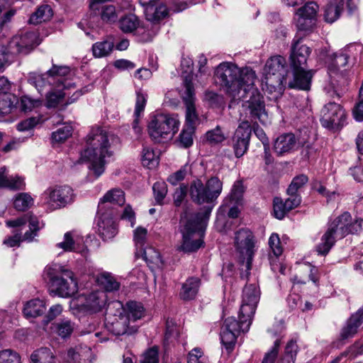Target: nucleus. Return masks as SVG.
I'll return each mask as SVG.
<instances>
[{
	"label": "nucleus",
	"mask_w": 363,
	"mask_h": 363,
	"mask_svg": "<svg viewBox=\"0 0 363 363\" xmlns=\"http://www.w3.org/2000/svg\"><path fill=\"white\" fill-rule=\"evenodd\" d=\"M18 102L17 97L11 93H0V116L9 113Z\"/></svg>",
	"instance_id": "42"
},
{
	"label": "nucleus",
	"mask_w": 363,
	"mask_h": 363,
	"mask_svg": "<svg viewBox=\"0 0 363 363\" xmlns=\"http://www.w3.org/2000/svg\"><path fill=\"white\" fill-rule=\"evenodd\" d=\"M286 61L281 56L277 55L269 58L263 69L262 85L271 93L280 94L286 83Z\"/></svg>",
	"instance_id": "6"
},
{
	"label": "nucleus",
	"mask_w": 363,
	"mask_h": 363,
	"mask_svg": "<svg viewBox=\"0 0 363 363\" xmlns=\"http://www.w3.org/2000/svg\"><path fill=\"white\" fill-rule=\"evenodd\" d=\"M179 124L177 114L158 113L152 117L147 126L148 133L155 143H162L177 133Z\"/></svg>",
	"instance_id": "8"
},
{
	"label": "nucleus",
	"mask_w": 363,
	"mask_h": 363,
	"mask_svg": "<svg viewBox=\"0 0 363 363\" xmlns=\"http://www.w3.org/2000/svg\"><path fill=\"white\" fill-rule=\"evenodd\" d=\"M44 278L52 287V292L60 297L68 298L78 290V283L74 273L58 264L48 265L43 272Z\"/></svg>",
	"instance_id": "3"
},
{
	"label": "nucleus",
	"mask_w": 363,
	"mask_h": 363,
	"mask_svg": "<svg viewBox=\"0 0 363 363\" xmlns=\"http://www.w3.org/2000/svg\"><path fill=\"white\" fill-rule=\"evenodd\" d=\"M260 298V290L255 284H247L242 291L240 313L247 317L254 315Z\"/></svg>",
	"instance_id": "19"
},
{
	"label": "nucleus",
	"mask_w": 363,
	"mask_h": 363,
	"mask_svg": "<svg viewBox=\"0 0 363 363\" xmlns=\"http://www.w3.org/2000/svg\"><path fill=\"white\" fill-rule=\"evenodd\" d=\"M194 132L195 128L184 125L176 140L177 146L182 148L190 147L194 143Z\"/></svg>",
	"instance_id": "43"
},
{
	"label": "nucleus",
	"mask_w": 363,
	"mask_h": 363,
	"mask_svg": "<svg viewBox=\"0 0 363 363\" xmlns=\"http://www.w3.org/2000/svg\"><path fill=\"white\" fill-rule=\"evenodd\" d=\"M54 89L48 90L45 93V104L48 108H55L64 101L65 96L67 93L64 89L69 88L56 87V84L53 86Z\"/></svg>",
	"instance_id": "33"
},
{
	"label": "nucleus",
	"mask_w": 363,
	"mask_h": 363,
	"mask_svg": "<svg viewBox=\"0 0 363 363\" xmlns=\"http://www.w3.org/2000/svg\"><path fill=\"white\" fill-rule=\"evenodd\" d=\"M6 168H0V187H8L12 189H21L24 186L23 180L21 177L8 178L6 175Z\"/></svg>",
	"instance_id": "39"
},
{
	"label": "nucleus",
	"mask_w": 363,
	"mask_h": 363,
	"mask_svg": "<svg viewBox=\"0 0 363 363\" xmlns=\"http://www.w3.org/2000/svg\"><path fill=\"white\" fill-rule=\"evenodd\" d=\"M206 140L211 145H217L220 143L226 138L225 133L219 125H217L215 128L208 130L206 133Z\"/></svg>",
	"instance_id": "51"
},
{
	"label": "nucleus",
	"mask_w": 363,
	"mask_h": 363,
	"mask_svg": "<svg viewBox=\"0 0 363 363\" xmlns=\"http://www.w3.org/2000/svg\"><path fill=\"white\" fill-rule=\"evenodd\" d=\"M33 204V199L26 193L19 194L15 199L13 205L18 211H26Z\"/></svg>",
	"instance_id": "54"
},
{
	"label": "nucleus",
	"mask_w": 363,
	"mask_h": 363,
	"mask_svg": "<svg viewBox=\"0 0 363 363\" xmlns=\"http://www.w3.org/2000/svg\"><path fill=\"white\" fill-rule=\"evenodd\" d=\"M30 363H55V356L48 347L34 350L30 356Z\"/></svg>",
	"instance_id": "37"
},
{
	"label": "nucleus",
	"mask_w": 363,
	"mask_h": 363,
	"mask_svg": "<svg viewBox=\"0 0 363 363\" xmlns=\"http://www.w3.org/2000/svg\"><path fill=\"white\" fill-rule=\"evenodd\" d=\"M212 207L207 208L203 213H194L188 217L185 211L182 216V219L186 218V221L182 230L183 242L178 247L179 250L184 252H192L198 250L203 244L202 239H194L196 232H202L206 225Z\"/></svg>",
	"instance_id": "4"
},
{
	"label": "nucleus",
	"mask_w": 363,
	"mask_h": 363,
	"mask_svg": "<svg viewBox=\"0 0 363 363\" xmlns=\"http://www.w3.org/2000/svg\"><path fill=\"white\" fill-rule=\"evenodd\" d=\"M114 43L109 40L96 42L92 45V52L95 57H104L113 51Z\"/></svg>",
	"instance_id": "41"
},
{
	"label": "nucleus",
	"mask_w": 363,
	"mask_h": 363,
	"mask_svg": "<svg viewBox=\"0 0 363 363\" xmlns=\"http://www.w3.org/2000/svg\"><path fill=\"white\" fill-rule=\"evenodd\" d=\"M38 44L35 32H26L14 35L6 47L11 55H26Z\"/></svg>",
	"instance_id": "12"
},
{
	"label": "nucleus",
	"mask_w": 363,
	"mask_h": 363,
	"mask_svg": "<svg viewBox=\"0 0 363 363\" xmlns=\"http://www.w3.org/2000/svg\"><path fill=\"white\" fill-rule=\"evenodd\" d=\"M97 9L90 8L96 16L100 17L101 21L105 23H113L116 21L118 13L116 7L113 5H97Z\"/></svg>",
	"instance_id": "34"
},
{
	"label": "nucleus",
	"mask_w": 363,
	"mask_h": 363,
	"mask_svg": "<svg viewBox=\"0 0 363 363\" xmlns=\"http://www.w3.org/2000/svg\"><path fill=\"white\" fill-rule=\"evenodd\" d=\"M246 113L245 119L246 118H248L249 120H250L252 122L255 121V123L253 125L252 130L253 129V131L255 134V135L258 138V139L264 145V150L266 154L268 153V150H269V143L268 138L267 137V135L265 134L264 131L262 128H261L257 124V121H259L258 119H252L250 117V112L248 111H244Z\"/></svg>",
	"instance_id": "49"
},
{
	"label": "nucleus",
	"mask_w": 363,
	"mask_h": 363,
	"mask_svg": "<svg viewBox=\"0 0 363 363\" xmlns=\"http://www.w3.org/2000/svg\"><path fill=\"white\" fill-rule=\"evenodd\" d=\"M251 134L250 121L248 119L243 118L232 138V147L236 157H241L247 152Z\"/></svg>",
	"instance_id": "13"
},
{
	"label": "nucleus",
	"mask_w": 363,
	"mask_h": 363,
	"mask_svg": "<svg viewBox=\"0 0 363 363\" xmlns=\"http://www.w3.org/2000/svg\"><path fill=\"white\" fill-rule=\"evenodd\" d=\"M349 57L350 55L346 50L333 54L331 55V62L328 65V69L336 68L338 71H341L347 65Z\"/></svg>",
	"instance_id": "46"
},
{
	"label": "nucleus",
	"mask_w": 363,
	"mask_h": 363,
	"mask_svg": "<svg viewBox=\"0 0 363 363\" xmlns=\"http://www.w3.org/2000/svg\"><path fill=\"white\" fill-rule=\"evenodd\" d=\"M44 196L45 202L50 209L65 207L74 199L73 190L69 186L49 188L45 191Z\"/></svg>",
	"instance_id": "14"
},
{
	"label": "nucleus",
	"mask_w": 363,
	"mask_h": 363,
	"mask_svg": "<svg viewBox=\"0 0 363 363\" xmlns=\"http://www.w3.org/2000/svg\"><path fill=\"white\" fill-rule=\"evenodd\" d=\"M0 363H21L19 354L11 350L0 352Z\"/></svg>",
	"instance_id": "60"
},
{
	"label": "nucleus",
	"mask_w": 363,
	"mask_h": 363,
	"mask_svg": "<svg viewBox=\"0 0 363 363\" xmlns=\"http://www.w3.org/2000/svg\"><path fill=\"white\" fill-rule=\"evenodd\" d=\"M27 222L29 223V230H27L23 235V240L32 241L37 235L38 231L43 227V223H40L39 219L33 214L27 213Z\"/></svg>",
	"instance_id": "44"
},
{
	"label": "nucleus",
	"mask_w": 363,
	"mask_h": 363,
	"mask_svg": "<svg viewBox=\"0 0 363 363\" xmlns=\"http://www.w3.org/2000/svg\"><path fill=\"white\" fill-rule=\"evenodd\" d=\"M345 0H331L325 6L324 18L328 23L335 22L343 10Z\"/></svg>",
	"instance_id": "31"
},
{
	"label": "nucleus",
	"mask_w": 363,
	"mask_h": 363,
	"mask_svg": "<svg viewBox=\"0 0 363 363\" xmlns=\"http://www.w3.org/2000/svg\"><path fill=\"white\" fill-rule=\"evenodd\" d=\"M191 171V166L186 164L182 166L178 171L169 175L167 181L172 185H177L179 182L184 180L188 174Z\"/></svg>",
	"instance_id": "55"
},
{
	"label": "nucleus",
	"mask_w": 363,
	"mask_h": 363,
	"mask_svg": "<svg viewBox=\"0 0 363 363\" xmlns=\"http://www.w3.org/2000/svg\"><path fill=\"white\" fill-rule=\"evenodd\" d=\"M345 113L342 106L335 102H330L321 110L320 123L328 129L342 127L345 120Z\"/></svg>",
	"instance_id": "15"
},
{
	"label": "nucleus",
	"mask_w": 363,
	"mask_h": 363,
	"mask_svg": "<svg viewBox=\"0 0 363 363\" xmlns=\"http://www.w3.org/2000/svg\"><path fill=\"white\" fill-rule=\"evenodd\" d=\"M53 15L52 10L49 5H43L34 12L29 18L30 24L37 25L42 22L49 21Z\"/></svg>",
	"instance_id": "38"
},
{
	"label": "nucleus",
	"mask_w": 363,
	"mask_h": 363,
	"mask_svg": "<svg viewBox=\"0 0 363 363\" xmlns=\"http://www.w3.org/2000/svg\"><path fill=\"white\" fill-rule=\"evenodd\" d=\"M65 252L75 251V242L72 232H67L64 235V240L56 245Z\"/></svg>",
	"instance_id": "63"
},
{
	"label": "nucleus",
	"mask_w": 363,
	"mask_h": 363,
	"mask_svg": "<svg viewBox=\"0 0 363 363\" xmlns=\"http://www.w3.org/2000/svg\"><path fill=\"white\" fill-rule=\"evenodd\" d=\"M154 197L157 204H163V200L167 193V186L164 182H157L152 186Z\"/></svg>",
	"instance_id": "56"
},
{
	"label": "nucleus",
	"mask_w": 363,
	"mask_h": 363,
	"mask_svg": "<svg viewBox=\"0 0 363 363\" xmlns=\"http://www.w3.org/2000/svg\"><path fill=\"white\" fill-rule=\"evenodd\" d=\"M310 145L305 140H301L296 138L294 134L291 133H283L279 135L274 141L273 149L278 156H282L294 151L299 146Z\"/></svg>",
	"instance_id": "21"
},
{
	"label": "nucleus",
	"mask_w": 363,
	"mask_h": 363,
	"mask_svg": "<svg viewBox=\"0 0 363 363\" xmlns=\"http://www.w3.org/2000/svg\"><path fill=\"white\" fill-rule=\"evenodd\" d=\"M215 80L233 98L229 106L236 101H243L242 111H248L250 117L265 124L268 115L263 96L255 86V72L249 67L240 69L231 62H222L216 69Z\"/></svg>",
	"instance_id": "1"
},
{
	"label": "nucleus",
	"mask_w": 363,
	"mask_h": 363,
	"mask_svg": "<svg viewBox=\"0 0 363 363\" xmlns=\"http://www.w3.org/2000/svg\"><path fill=\"white\" fill-rule=\"evenodd\" d=\"M244 191L245 188L242 182L241 181H236L228 196L230 202L238 204L242 199Z\"/></svg>",
	"instance_id": "57"
},
{
	"label": "nucleus",
	"mask_w": 363,
	"mask_h": 363,
	"mask_svg": "<svg viewBox=\"0 0 363 363\" xmlns=\"http://www.w3.org/2000/svg\"><path fill=\"white\" fill-rule=\"evenodd\" d=\"M114 139L113 134L99 127L92 128L87 135V147L81 152L80 160L90 163L89 169L96 177L104 172V158L111 155L109 147Z\"/></svg>",
	"instance_id": "2"
},
{
	"label": "nucleus",
	"mask_w": 363,
	"mask_h": 363,
	"mask_svg": "<svg viewBox=\"0 0 363 363\" xmlns=\"http://www.w3.org/2000/svg\"><path fill=\"white\" fill-rule=\"evenodd\" d=\"M28 82L33 85L40 94H43L45 91L46 93L51 89H54L53 86L55 85L50 79L48 71L44 74H38L37 72L30 73Z\"/></svg>",
	"instance_id": "30"
},
{
	"label": "nucleus",
	"mask_w": 363,
	"mask_h": 363,
	"mask_svg": "<svg viewBox=\"0 0 363 363\" xmlns=\"http://www.w3.org/2000/svg\"><path fill=\"white\" fill-rule=\"evenodd\" d=\"M146 101V96L144 94L138 91L134 111L135 119L133 122V129L137 135H140L142 132V128L139 125V118L145 109Z\"/></svg>",
	"instance_id": "36"
},
{
	"label": "nucleus",
	"mask_w": 363,
	"mask_h": 363,
	"mask_svg": "<svg viewBox=\"0 0 363 363\" xmlns=\"http://www.w3.org/2000/svg\"><path fill=\"white\" fill-rule=\"evenodd\" d=\"M142 162L144 166L152 169L158 164L159 161L154 151L150 148L145 147L143 150Z\"/></svg>",
	"instance_id": "52"
},
{
	"label": "nucleus",
	"mask_w": 363,
	"mask_h": 363,
	"mask_svg": "<svg viewBox=\"0 0 363 363\" xmlns=\"http://www.w3.org/2000/svg\"><path fill=\"white\" fill-rule=\"evenodd\" d=\"M107 303L106 291H97L87 296H80L71 301L70 308L74 314L79 313H97Z\"/></svg>",
	"instance_id": "10"
},
{
	"label": "nucleus",
	"mask_w": 363,
	"mask_h": 363,
	"mask_svg": "<svg viewBox=\"0 0 363 363\" xmlns=\"http://www.w3.org/2000/svg\"><path fill=\"white\" fill-rule=\"evenodd\" d=\"M292 69L293 76L286 77V83H284V87L287 85L291 89L309 90L314 71L313 69L306 71V69Z\"/></svg>",
	"instance_id": "23"
},
{
	"label": "nucleus",
	"mask_w": 363,
	"mask_h": 363,
	"mask_svg": "<svg viewBox=\"0 0 363 363\" xmlns=\"http://www.w3.org/2000/svg\"><path fill=\"white\" fill-rule=\"evenodd\" d=\"M298 352V345L296 341H289L284 351V359H286V363H294L295 358Z\"/></svg>",
	"instance_id": "62"
},
{
	"label": "nucleus",
	"mask_w": 363,
	"mask_h": 363,
	"mask_svg": "<svg viewBox=\"0 0 363 363\" xmlns=\"http://www.w3.org/2000/svg\"><path fill=\"white\" fill-rule=\"evenodd\" d=\"M99 282L104 286L106 291H118L120 288V283L115 277L109 273H102L98 278Z\"/></svg>",
	"instance_id": "48"
},
{
	"label": "nucleus",
	"mask_w": 363,
	"mask_h": 363,
	"mask_svg": "<svg viewBox=\"0 0 363 363\" xmlns=\"http://www.w3.org/2000/svg\"><path fill=\"white\" fill-rule=\"evenodd\" d=\"M72 133V128L70 125H64L59 128L52 134V138L57 143H62L65 141Z\"/></svg>",
	"instance_id": "58"
},
{
	"label": "nucleus",
	"mask_w": 363,
	"mask_h": 363,
	"mask_svg": "<svg viewBox=\"0 0 363 363\" xmlns=\"http://www.w3.org/2000/svg\"><path fill=\"white\" fill-rule=\"evenodd\" d=\"M251 322V317H247L240 312L239 320H237L234 317H228L224 320L222 328L239 334L240 332H247Z\"/></svg>",
	"instance_id": "28"
},
{
	"label": "nucleus",
	"mask_w": 363,
	"mask_h": 363,
	"mask_svg": "<svg viewBox=\"0 0 363 363\" xmlns=\"http://www.w3.org/2000/svg\"><path fill=\"white\" fill-rule=\"evenodd\" d=\"M70 74V69L67 66L52 65V67L48 70L50 79L56 87L70 88L74 84L68 82L66 77Z\"/></svg>",
	"instance_id": "26"
},
{
	"label": "nucleus",
	"mask_w": 363,
	"mask_h": 363,
	"mask_svg": "<svg viewBox=\"0 0 363 363\" xmlns=\"http://www.w3.org/2000/svg\"><path fill=\"white\" fill-rule=\"evenodd\" d=\"M139 19L133 13L126 15L119 21V27L124 33H132L138 29Z\"/></svg>",
	"instance_id": "45"
},
{
	"label": "nucleus",
	"mask_w": 363,
	"mask_h": 363,
	"mask_svg": "<svg viewBox=\"0 0 363 363\" xmlns=\"http://www.w3.org/2000/svg\"><path fill=\"white\" fill-rule=\"evenodd\" d=\"M128 314L127 316L130 317V320L135 321L140 319L144 315V308L142 303L136 301H130L127 303Z\"/></svg>",
	"instance_id": "50"
},
{
	"label": "nucleus",
	"mask_w": 363,
	"mask_h": 363,
	"mask_svg": "<svg viewBox=\"0 0 363 363\" xmlns=\"http://www.w3.org/2000/svg\"><path fill=\"white\" fill-rule=\"evenodd\" d=\"M235 246L239 253V260L245 264L247 270H250L255 252V241L252 233L242 228L235 233Z\"/></svg>",
	"instance_id": "11"
},
{
	"label": "nucleus",
	"mask_w": 363,
	"mask_h": 363,
	"mask_svg": "<svg viewBox=\"0 0 363 363\" xmlns=\"http://www.w3.org/2000/svg\"><path fill=\"white\" fill-rule=\"evenodd\" d=\"M308 182V178L306 174H300L295 177L287 189V193L298 194V189L303 187Z\"/></svg>",
	"instance_id": "59"
},
{
	"label": "nucleus",
	"mask_w": 363,
	"mask_h": 363,
	"mask_svg": "<svg viewBox=\"0 0 363 363\" xmlns=\"http://www.w3.org/2000/svg\"><path fill=\"white\" fill-rule=\"evenodd\" d=\"M160 30V26L148 22L144 27L139 28L137 33L140 36V40L146 43L151 41Z\"/></svg>",
	"instance_id": "47"
},
{
	"label": "nucleus",
	"mask_w": 363,
	"mask_h": 363,
	"mask_svg": "<svg viewBox=\"0 0 363 363\" xmlns=\"http://www.w3.org/2000/svg\"><path fill=\"white\" fill-rule=\"evenodd\" d=\"M201 285V280L196 277L188 278L182 284L179 296L183 301H191L196 298Z\"/></svg>",
	"instance_id": "29"
},
{
	"label": "nucleus",
	"mask_w": 363,
	"mask_h": 363,
	"mask_svg": "<svg viewBox=\"0 0 363 363\" xmlns=\"http://www.w3.org/2000/svg\"><path fill=\"white\" fill-rule=\"evenodd\" d=\"M362 323L363 308H360L350 316L345 325L342 328L340 333L341 340L352 337L357 333L358 328Z\"/></svg>",
	"instance_id": "27"
},
{
	"label": "nucleus",
	"mask_w": 363,
	"mask_h": 363,
	"mask_svg": "<svg viewBox=\"0 0 363 363\" xmlns=\"http://www.w3.org/2000/svg\"><path fill=\"white\" fill-rule=\"evenodd\" d=\"M351 220L350 213L344 212L328 224V230L316 247L318 255H326L335 245L337 237L342 238L348 235V225Z\"/></svg>",
	"instance_id": "9"
},
{
	"label": "nucleus",
	"mask_w": 363,
	"mask_h": 363,
	"mask_svg": "<svg viewBox=\"0 0 363 363\" xmlns=\"http://www.w3.org/2000/svg\"><path fill=\"white\" fill-rule=\"evenodd\" d=\"M45 309L44 301L35 298L26 303L23 308V314L26 318H36L43 315Z\"/></svg>",
	"instance_id": "35"
},
{
	"label": "nucleus",
	"mask_w": 363,
	"mask_h": 363,
	"mask_svg": "<svg viewBox=\"0 0 363 363\" xmlns=\"http://www.w3.org/2000/svg\"><path fill=\"white\" fill-rule=\"evenodd\" d=\"M105 326L115 335H131L138 330L136 325H130V317L127 316L125 310L121 301H112L108 303Z\"/></svg>",
	"instance_id": "7"
},
{
	"label": "nucleus",
	"mask_w": 363,
	"mask_h": 363,
	"mask_svg": "<svg viewBox=\"0 0 363 363\" xmlns=\"http://www.w3.org/2000/svg\"><path fill=\"white\" fill-rule=\"evenodd\" d=\"M141 251L143 259L152 270L163 267V261L160 253L155 248L153 247H146L141 249Z\"/></svg>",
	"instance_id": "32"
},
{
	"label": "nucleus",
	"mask_w": 363,
	"mask_h": 363,
	"mask_svg": "<svg viewBox=\"0 0 363 363\" xmlns=\"http://www.w3.org/2000/svg\"><path fill=\"white\" fill-rule=\"evenodd\" d=\"M42 102L40 99H33L28 96H23L21 99V108L23 111H30L33 108L41 106Z\"/></svg>",
	"instance_id": "61"
},
{
	"label": "nucleus",
	"mask_w": 363,
	"mask_h": 363,
	"mask_svg": "<svg viewBox=\"0 0 363 363\" xmlns=\"http://www.w3.org/2000/svg\"><path fill=\"white\" fill-rule=\"evenodd\" d=\"M223 183L217 177L209 178L205 184L200 179L194 180L189 187V195L191 200L197 204H207L202 211L203 213L207 208L215 206V203L222 192Z\"/></svg>",
	"instance_id": "5"
},
{
	"label": "nucleus",
	"mask_w": 363,
	"mask_h": 363,
	"mask_svg": "<svg viewBox=\"0 0 363 363\" xmlns=\"http://www.w3.org/2000/svg\"><path fill=\"white\" fill-rule=\"evenodd\" d=\"M311 53L310 48L303 45L301 39L294 41L290 55L291 67L292 69H306V62Z\"/></svg>",
	"instance_id": "24"
},
{
	"label": "nucleus",
	"mask_w": 363,
	"mask_h": 363,
	"mask_svg": "<svg viewBox=\"0 0 363 363\" xmlns=\"http://www.w3.org/2000/svg\"><path fill=\"white\" fill-rule=\"evenodd\" d=\"M318 6L313 1L306 3L298 9L294 20L298 30H311L315 25Z\"/></svg>",
	"instance_id": "18"
},
{
	"label": "nucleus",
	"mask_w": 363,
	"mask_h": 363,
	"mask_svg": "<svg viewBox=\"0 0 363 363\" xmlns=\"http://www.w3.org/2000/svg\"><path fill=\"white\" fill-rule=\"evenodd\" d=\"M117 215L113 211H97V230L101 238L106 241L112 239L118 233L116 224L113 220Z\"/></svg>",
	"instance_id": "20"
},
{
	"label": "nucleus",
	"mask_w": 363,
	"mask_h": 363,
	"mask_svg": "<svg viewBox=\"0 0 363 363\" xmlns=\"http://www.w3.org/2000/svg\"><path fill=\"white\" fill-rule=\"evenodd\" d=\"M144 9L147 21L151 23L159 25V23L168 16L167 6L160 0H139Z\"/></svg>",
	"instance_id": "22"
},
{
	"label": "nucleus",
	"mask_w": 363,
	"mask_h": 363,
	"mask_svg": "<svg viewBox=\"0 0 363 363\" xmlns=\"http://www.w3.org/2000/svg\"><path fill=\"white\" fill-rule=\"evenodd\" d=\"M238 334L221 328L220 339L226 350L230 352L235 345Z\"/></svg>",
	"instance_id": "53"
},
{
	"label": "nucleus",
	"mask_w": 363,
	"mask_h": 363,
	"mask_svg": "<svg viewBox=\"0 0 363 363\" xmlns=\"http://www.w3.org/2000/svg\"><path fill=\"white\" fill-rule=\"evenodd\" d=\"M184 86L185 90L182 98L186 106L185 126L196 128L199 118L194 104V88L191 77H185Z\"/></svg>",
	"instance_id": "16"
},
{
	"label": "nucleus",
	"mask_w": 363,
	"mask_h": 363,
	"mask_svg": "<svg viewBox=\"0 0 363 363\" xmlns=\"http://www.w3.org/2000/svg\"><path fill=\"white\" fill-rule=\"evenodd\" d=\"M74 328V324L69 320L63 319L52 324V330L62 338L71 335Z\"/></svg>",
	"instance_id": "40"
},
{
	"label": "nucleus",
	"mask_w": 363,
	"mask_h": 363,
	"mask_svg": "<svg viewBox=\"0 0 363 363\" xmlns=\"http://www.w3.org/2000/svg\"><path fill=\"white\" fill-rule=\"evenodd\" d=\"M285 203L279 198L274 199V216L281 220L284 218L286 213L290 211V209L286 208Z\"/></svg>",
	"instance_id": "64"
},
{
	"label": "nucleus",
	"mask_w": 363,
	"mask_h": 363,
	"mask_svg": "<svg viewBox=\"0 0 363 363\" xmlns=\"http://www.w3.org/2000/svg\"><path fill=\"white\" fill-rule=\"evenodd\" d=\"M125 203V194L124 192L120 189H113L108 191L104 196L101 199L98 208L99 211H113L115 213L116 211L111 206L112 204L122 206Z\"/></svg>",
	"instance_id": "25"
},
{
	"label": "nucleus",
	"mask_w": 363,
	"mask_h": 363,
	"mask_svg": "<svg viewBox=\"0 0 363 363\" xmlns=\"http://www.w3.org/2000/svg\"><path fill=\"white\" fill-rule=\"evenodd\" d=\"M348 70L338 71L336 68L328 69L329 81L325 86V91L332 97L340 98L347 91L349 83Z\"/></svg>",
	"instance_id": "17"
}]
</instances>
